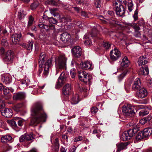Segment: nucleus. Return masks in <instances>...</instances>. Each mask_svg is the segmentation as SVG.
Here are the masks:
<instances>
[{"instance_id": "nucleus-1", "label": "nucleus", "mask_w": 152, "mask_h": 152, "mask_svg": "<svg viewBox=\"0 0 152 152\" xmlns=\"http://www.w3.org/2000/svg\"><path fill=\"white\" fill-rule=\"evenodd\" d=\"M31 115L33 117L31 119L30 124V126H36L39 123L45 121L47 115L40 103L34 104L31 108Z\"/></svg>"}, {"instance_id": "nucleus-2", "label": "nucleus", "mask_w": 152, "mask_h": 152, "mask_svg": "<svg viewBox=\"0 0 152 152\" xmlns=\"http://www.w3.org/2000/svg\"><path fill=\"white\" fill-rule=\"evenodd\" d=\"M67 58L65 55H60L55 60V65L56 67V74L57 75L62 69L66 68Z\"/></svg>"}, {"instance_id": "nucleus-3", "label": "nucleus", "mask_w": 152, "mask_h": 152, "mask_svg": "<svg viewBox=\"0 0 152 152\" xmlns=\"http://www.w3.org/2000/svg\"><path fill=\"white\" fill-rule=\"evenodd\" d=\"M122 112L127 116L132 117L137 112L136 107L130 104H126L122 107Z\"/></svg>"}, {"instance_id": "nucleus-4", "label": "nucleus", "mask_w": 152, "mask_h": 152, "mask_svg": "<svg viewBox=\"0 0 152 152\" xmlns=\"http://www.w3.org/2000/svg\"><path fill=\"white\" fill-rule=\"evenodd\" d=\"M139 127L136 126L132 129H129L127 131L124 132L122 135L121 139L123 141L129 140L139 130Z\"/></svg>"}, {"instance_id": "nucleus-5", "label": "nucleus", "mask_w": 152, "mask_h": 152, "mask_svg": "<svg viewBox=\"0 0 152 152\" xmlns=\"http://www.w3.org/2000/svg\"><path fill=\"white\" fill-rule=\"evenodd\" d=\"M78 74L80 80L84 83H87L92 78L91 75L84 71H79Z\"/></svg>"}, {"instance_id": "nucleus-6", "label": "nucleus", "mask_w": 152, "mask_h": 152, "mask_svg": "<svg viewBox=\"0 0 152 152\" xmlns=\"http://www.w3.org/2000/svg\"><path fill=\"white\" fill-rule=\"evenodd\" d=\"M111 59L113 61H115L121 56V53L117 48H115L110 52Z\"/></svg>"}, {"instance_id": "nucleus-7", "label": "nucleus", "mask_w": 152, "mask_h": 152, "mask_svg": "<svg viewBox=\"0 0 152 152\" xmlns=\"http://www.w3.org/2000/svg\"><path fill=\"white\" fill-rule=\"evenodd\" d=\"M14 57L13 53L11 51H8L5 53L4 60L6 63H11L13 61Z\"/></svg>"}, {"instance_id": "nucleus-8", "label": "nucleus", "mask_w": 152, "mask_h": 152, "mask_svg": "<svg viewBox=\"0 0 152 152\" xmlns=\"http://www.w3.org/2000/svg\"><path fill=\"white\" fill-rule=\"evenodd\" d=\"M67 76L68 75L66 73L63 72L58 79L57 85L60 86H62L66 81Z\"/></svg>"}, {"instance_id": "nucleus-9", "label": "nucleus", "mask_w": 152, "mask_h": 152, "mask_svg": "<svg viewBox=\"0 0 152 152\" xmlns=\"http://www.w3.org/2000/svg\"><path fill=\"white\" fill-rule=\"evenodd\" d=\"M72 91V88L71 84L67 83L63 87L62 89L63 94L66 96H68L71 94Z\"/></svg>"}, {"instance_id": "nucleus-10", "label": "nucleus", "mask_w": 152, "mask_h": 152, "mask_svg": "<svg viewBox=\"0 0 152 152\" xmlns=\"http://www.w3.org/2000/svg\"><path fill=\"white\" fill-rule=\"evenodd\" d=\"M52 61L51 59H48L45 64L43 75L45 77H46L48 74L49 69L52 66Z\"/></svg>"}, {"instance_id": "nucleus-11", "label": "nucleus", "mask_w": 152, "mask_h": 152, "mask_svg": "<svg viewBox=\"0 0 152 152\" xmlns=\"http://www.w3.org/2000/svg\"><path fill=\"white\" fill-rule=\"evenodd\" d=\"M148 95L147 89L144 88H142L139 89L137 93V95L139 97L142 99L146 97Z\"/></svg>"}, {"instance_id": "nucleus-12", "label": "nucleus", "mask_w": 152, "mask_h": 152, "mask_svg": "<svg viewBox=\"0 0 152 152\" xmlns=\"http://www.w3.org/2000/svg\"><path fill=\"white\" fill-rule=\"evenodd\" d=\"M116 15L119 16L124 15L125 13V9L123 5H120L118 7L115 9Z\"/></svg>"}, {"instance_id": "nucleus-13", "label": "nucleus", "mask_w": 152, "mask_h": 152, "mask_svg": "<svg viewBox=\"0 0 152 152\" xmlns=\"http://www.w3.org/2000/svg\"><path fill=\"white\" fill-rule=\"evenodd\" d=\"M0 112L2 115L7 118H10L12 115V111L10 109L6 108L4 110L0 109Z\"/></svg>"}, {"instance_id": "nucleus-14", "label": "nucleus", "mask_w": 152, "mask_h": 152, "mask_svg": "<svg viewBox=\"0 0 152 152\" xmlns=\"http://www.w3.org/2000/svg\"><path fill=\"white\" fill-rule=\"evenodd\" d=\"M72 53L75 57H79L81 55V49L79 46H77L73 48L72 50Z\"/></svg>"}, {"instance_id": "nucleus-15", "label": "nucleus", "mask_w": 152, "mask_h": 152, "mask_svg": "<svg viewBox=\"0 0 152 152\" xmlns=\"http://www.w3.org/2000/svg\"><path fill=\"white\" fill-rule=\"evenodd\" d=\"M80 66L81 68L84 69L91 70L93 68L92 63L90 61H87L84 62H82L80 63Z\"/></svg>"}, {"instance_id": "nucleus-16", "label": "nucleus", "mask_w": 152, "mask_h": 152, "mask_svg": "<svg viewBox=\"0 0 152 152\" xmlns=\"http://www.w3.org/2000/svg\"><path fill=\"white\" fill-rule=\"evenodd\" d=\"M148 58L146 56H142L139 57L137 63L139 66H141L146 64L148 61Z\"/></svg>"}, {"instance_id": "nucleus-17", "label": "nucleus", "mask_w": 152, "mask_h": 152, "mask_svg": "<svg viewBox=\"0 0 152 152\" xmlns=\"http://www.w3.org/2000/svg\"><path fill=\"white\" fill-rule=\"evenodd\" d=\"M10 88L5 86V88L3 90V95L2 96L3 98L6 99H10L12 97V95L10 92Z\"/></svg>"}, {"instance_id": "nucleus-18", "label": "nucleus", "mask_w": 152, "mask_h": 152, "mask_svg": "<svg viewBox=\"0 0 152 152\" xmlns=\"http://www.w3.org/2000/svg\"><path fill=\"white\" fill-rule=\"evenodd\" d=\"M120 62L121 66L124 68L127 67L129 63V61L126 56L122 57Z\"/></svg>"}, {"instance_id": "nucleus-19", "label": "nucleus", "mask_w": 152, "mask_h": 152, "mask_svg": "<svg viewBox=\"0 0 152 152\" xmlns=\"http://www.w3.org/2000/svg\"><path fill=\"white\" fill-rule=\"evenodd\" d=\"M21 37V35L20 34H13L11 38L12 42L15 44H17L20 40Z\"/></svg>"}, {"instance_id": "nucleus-20", "label": "nucleus", "mask_w": 152, "mask_h": 152, "mask_svg": "<svg viewBox=\"0 0 152 152\" xmlns=\"http://www.w3.org/2000/svg\"><path fill=\"white\" fill-rule=\"evenodd\" d=\"M1 80L5 84H9L12 81V78L10 75H4L2 76Z\"/></svg>"}, {"instance_id": "nucleus-21", "label": "nucleus", "mask_w": 152, "mask_h": 152, "mask_svg": "<svg viewBox=\"0 0 152 152\" xmlns=\"http://www.w3.org/2000/svg\"><path fill=\"white\" fill-rule=\"evenodd\" d=\"M25 97V94L24 92H20L16 93L13 96L15 100H21L24 99Z\"/></svg>"}, {"instance_id": "nucleus-22", "label": "nucleus", "mask_w": 152, "mask_h": 152, "mask_svg": "<svg viewBox=\"0 0 152 152\" xmlns=\"http://www.w3.org/2000/svg\"><path fill=\"white\" fill-rule=\"evenodd\" d=\"M141 86V84L140 79L137 78L134 81L132 87L134 89H138L140 88Z\"/></svg>"}, {"instance_id": "nucleus-23", "label": "nucleus", "mask_w": 152, "mask_h": 152, "mask_svg": "<svg viewBox=\"0 0 152 152\" xmlns=\"http://www.w3.org/2000/svg\"><path fill=\"white\" fill-rule=\"evenodd\" d=\"M70 35L67 32H65L61 35L60 39L64 42H66L69 40L70 38Z\"/></svg>"}, {"instance_id": "nucleus-24", "label": "nucleus", "mask_w": 152, "mask_h": 152, "mask_svg": "<svg viewBox=\"0 0 152 152\" xmlns=\"http://www.w3.org/2000/svg\"><path fill=\"white\" fill-rule=\"evenodd\" d=\"M142 132L145 138L148 137L152 134V128H145Z\"/></svg>"}, {"instance_id": "nucleus-25", "label": "nucleus", "mask_w": 152, "mask_h": 152, "mask_svg": "<svg viewBox=\"0 0 152 152\" xmlns=\"http://www.w3.org/2000/svg\"><path fill=\"white\" fill-rule=\"evenodd\" d=\"M149 73V70L148 67H141L139 71V74L141 75H147Z\"/></svg>"}, {"instance_id": "nucleus-26", "label": "nucleus", "mask_w": 152, "mask_h": 152, "mask_svg": "<svg viewBox=\"0 0 152 152\" xmlns=\"http://www.w3.org/2000/svg\"><path fill=\"white\" fill-rule=\"evenodd\" d=\"M45 29L47 32L49 33L54 32L55 30L54 26L51 24H49V26H45Z\"/></svg>"}, {"instance_id": "nucleus-27", "label": "nucleus", "mask_w": 152, "mask_h": 152, "mask_svg": "<svg viewBox=\"0 0 152 152\" xmlns=\"http://www.w3.org/2000/svg\"><path fill=\"white\" fill-rule=\"evenodd\" d=\"M117 150L116 152H120L121 150L127 148V144L126 143H120L116 144Z\"/></svg>"}, {"instance_id": "nucleus-28", "label": "nucleus", "mask_w": 152, "mask_h": 152, "mask_svg": "<svg viewBox=\"0 0 152 152\" xmlns=\"http://www.w3.org/2000/svg\"><path fill=\"white\" fill-rule=\"evenodd\" d=\"M34 44V42L32 40H29L27 44H23V47L28 50H31Z\"/></svg>"}, {"instance_id": "nucleus-29", "label": "nucleus", "mask_w": 152, "mask_h": 152, "mask_svg": "<svg viewBox=\"0 0 152 152\" xmlns=\"http://www.w3.org/2000/svg\"><path fill=\"white\" fill-rule=\"evenodd\" d=\"M79 96L77 94L73 95L71 99L72 104H75L78 103L79 101Z\"/></svg>"}, {"instance_id": "nucleus-30", "label": "nucleus", "mask_w": 152, "mask_h": 152, "mask_svg": "<svg viewBox=\"0 0 152 152\" xmlns=\"http://www.w3.org/2000/svg\"><path fill=\"white\" fill-rule=\"evenodd\" d=\"M46 56L44 53H42L39 57V66L42 67V65L44 63L45 59H46Z\"/></svg>"}, {"instance_id": "nucleus-31", "label": "nucleus", "mask_w": 152, "mask_h": 152, "mask_svg": "<svg viewBox=\"0 0 152 152\" xmlns=\"http://www.w3.org/2000/svg\"><path fill=\"white\" fill-rule=\"evenodd\" d=\"M89 36L88 34H86L84 36V39H86L84 42L86 45H90L92 44L91 41L89 39Z\"/></svg>"}, {"instance_id": "nucleus-32", "label": "nucleus", "mask_w": 152, "mask_h": 152, "mask_svg": "<svg viewBox=\"0 0 152 152\" xmlns=\"http://www.w3.org/2000/svg\"><path fill=\"white\" fill-rule=\"evenodd\" d=\"M12 139V137L9 135H5L1 137V142H6L11 140Z\"/></svg>"}, {"instance_id": "nucleus-33", "label": "nucleus", "mask_w": 152, "mask_h": 152, "mask_svg": "<svg viewBox=\"0 0 152 152\" xmlns=\"http://www.w3.org/2000/svg\"><path fill=\"white\" fill-rule=\"evenodd\" d=\"M50 13L54 16L59 15V11L58 9L56 8H50Z\"/></svg>"}, {"instance_id": "nucleus-34", "label": "nucleus", "mask_w": 152, "mask_h": 152, "mask_svg": "<svg viewBox=\"0 0 152 152\" xmlns=\"http://www.w3.org/2000/svg\"><path fill=\"white\" fill-rule=\"evenodd\" d=\"M26 15L24 12L22 10H20L18 14V17L20 20L23 18Z\"/></svg>"}, {"instance_id": "nucleus-35", "label": "nucleus", "mask_w": 152, "mask_h": 152, "mask_svg": "<svg viewBox=\"0 0 152 152\" xmlns=\"http://www.w3.org/2000/svg\"><path fill=\"white\" fill-rule=\"evenodd\" d=\"M88 0H76V3L81 5H86L87 4Z\"/></svg>"}, {"instance_id": "nucleus-36", "label": "nucleus", "mask_w": 152, "mask_h": 152, "mask_svg": "<svg viewBox=\"0 0 152 152\" xmlns=\"http://www.w3.org/2000/svg\"><path fill=\"white\" fill-rule=\"evenodd\" d=\"M128 72V71L127 70H126L124 71V72L123 73L121 74L119 76H118V80L119 82L121 81L124 78V77L126 75V74Z\"/></svg>"}, {"instance_id": "nucleus-37", "label": "nucleus", "mask_w": 152, "mask_h": 152, "mask_svg": "<svg viewBox=\"0 0 152 152\" xmlns=\"http://www.w3.org/2000/svg\"><path fill=\"white\" fill-rule=\"evenodd\" d=\"M149 113V112L145 109H143L140 110L139 113V115L140 116H143Z\"/></svg>"}, {"instance_id": "nucleus-38", "label": "nucleus", "mask_w": 152, "mask_h": 152, "mask_svg": "<svg viewBox=\"0 0 152 152\" xmlns=\"http://www.w3.org/2000/svg\"><path fill=\"white\" fill-rule=\"evenodd\" d=\"M78 89L81 92H86L87 91V88L84 86H83L82 85H78Z\"/></svg>"}, {"instance_id": "nucleus-39", "label": "nucleus", "mask_w": 152, "mask_h": 152, "mask_svg": "<svg viewBox=\"0 0 152 152\" xmlns=\"http://www.w3.org/2000/svg\"><path fill=\"white\" fill-rule=\"evenodd\" d=\"M102 46L106 49H109L111 46V44L108 42H103L102 43Z\"/></svg>"}, {"instance_id": "nucleus-40", "label": "nucleus", "mask_w": 152, "mask_h": 152, "mask_svg": "<svg viewBox=\"0 0 152 152\" xmlns=\"http://www.w3.org/2000/svg\"><path fill=\"white\" fill-rule=\"evenodd\" d=\"M45 4L53 6L57 4V3L53 0H48L45 2Z\"/></svg>"}, {"instance_id": "nucleus-41", "label": "nucleus", "mask_w": 152, "mask_h": 152, "mask_svg": "<svg viewBox=\"0 0 152 152\" xmlns=\"http://www.w3.org/2000/svg\"><path fill=\"white\" fill-rule=\"evenodd\" d=\"M145 138L142 132H139L136 136V138L137 140H139Z\"/></svg>"}, {"instance_id": "nucleus-42", "label": "nucleus", "mask_w": 152, "mask_h": 152, "mask_svg": "<svg viewBox=\"0 0 152 152\" xmlns=\"http://www.w3.org/2000/svg\"><path fill=\"white\" fill-rule=\"evenodd\" d=\"M26 140L29 141L32 140L33 139V137L31 134H25Z\"/></svg>"}, {"instance_id": "nucleus-43", "label": "nucleus", "mask_w": 152, "mask_h": 152, "mask_svg": "<svg viewBox=\"0 0 152 152\" xmlns=\"http://www.w3.org/2000/svg\"><path fill=\"white\" fill-rule=\"evenodd\" d=\"M39 5V3L37 1L32 3L31 5V9L32 10L35 9Z\"/></svg>"}, {"instance_id": "nucleus-44", "label": "nucleus", "mask_w": 152, "mask_h": 152, "mask_svg": "<svg viewBox=\"0 0 152 152\" xmlns=\"http://www.w3.org/2000/svg\"><path fill=\"white\" fill-rule=\"evenodd\" d=\"M133 4L132 1L128 4V9L129 12H131L133 10Z\"/></svg>"}, {"instance_id": "nucleus-45", "label": "nucleus", "mask_w": 152, "mask_h": 152, "mask_svg": "<svg viewBox=\"0 0 152 152\" xmlns=\"http://www.w3.org/2000/svg\"><path fill=\"white\" fill-rule=\"evenodd\" d=\"M94 5L96 8H100L101 7V0H94Z\"/></svg>"}, {"instance_id": "nucleus-46", "label": "nucleus", "mask_w": 152, "mask_h": 152, "mask_svg": "<svg viewBox=\"0 0 152 152\" xmlns=\"http://www.w3.org/2000/svg\"><path fill=\"white\" fill-rule=\"evenodd\" d=\"M34 20L33 18L31 16H30L29 17V20L28 22V27L32 25Z\"/></svg>"}, {"instance_id": "nucleus-47", "label": "nucleus", "mask_w": 152, "mask_h": 152, "mask_svg": "<svg viewBox=\"0 0 152 152\" xmlns=\"http://www.w3.org/2000/svg\"><path fill=\"white\" fill-rule=\"evenodd\" d=\"M70 74L72 78H75L76 74L75 70V69L73 68L71 69L70 71Z\"/></svg>"}, {"instance_id": "nucleus-48", "label": "nucleus", "mask_w": 152, "mask_h": 152, "mask_svg": "<svg viewBox=\"0 0 152 152\" xmlns=\"http://www.w3.org/2000/svg\"><path fill=\"white\" fill-rule=\"evenodd\" d=\"M8 123L12 126L14 127H16L17 126V125L15 121L13 120H11L8 121Z\"/></svg>"}, {"instance_id": "nucleus-49", "label": "nucleus", "mask_w": 152, "mask_h": 152, "mask_svg": "<svg viewBox=\"0 0 152 152\" xmlns=\"http://www.w3.org/2000/svg\"><path fill=\"white\" fill-rule=\"evenodd\" d=\"M49 20L51 24H56L57 22V21L53 17L50 18Z\"/></svg>"}, {"instance_id": "nucleus-50", "label": "nucleus", "mask_w": 152, "mask_h": 152, "mask_svg": "<svg viewBox=\"0 0 152 152\" xmlns=\"http://www.w3.org/2000/svg\"><path fill=\"white\" fill-rule=\"evenodd\" d=\"M81 15L82 16L84 17L85 18H88L89 17V14L86 12L85 11L83 10L81 11Z\"/></svg>"}, {"instance_id": "nucleus-51", "label": "nucleus", "mask_w": 152, "mask_h": 152, "mask_svg": "<svg viewBox=\"0 0 152 152\" xmlns=\"http://www.w3.org/2000/svg\"><path fill=\"white\" fill-rule=\"evenodd\" d=\"M138 12L137 9H136L134 11V14L133 16L134 21H136L138 19L137 15Z\"/></svg>"}, {"instance_id": "nucleus-52", "label": "nucleus", "mask_w": 152, "mask_h": 152, "mask_svg": "<svg viewBox=\"0 0 152 152\" xmlns=\"http://www.w3.org/2000/svg\"><path fill=\"white\" fill-rule=\"evenodd\" d=\"M70 20V19L66 17H64L61 18V21L63 23H65L69 21Z\"/></svg>"}, {"instance_id": "nucleus-53", "label": "nucleus", "mask_w": 152, "mask_h": 152, "mask_svg": "<svg viewBox=\"0 0 152 152\" xmlns=\"http://www.w3.org/2000/svg\"><path fill=\"white\" fill-rule=\"evenodd\" d=\"M23 106V104L19 103L16 104L15 107V110L16 111H18V110L17 109H19L21 108Z\"/></svg>"}, {"instance_id": "nucleus-54", "label": "nucleus", "mask_w": 152, "mask_h": 152, "mask_svg": "<svg viewBox=\"0 0 152 152\" xmlns=\"http://www.w3.org/2000/svg\"><path fill=\"white\" fill-rule=\"evenodd\" d=\"M147 86L150 87H152V79H149L147 81Z\"/></svg>"}, {"instance_id": "nucleus-55", "label": "nucleus", "mask_w": 152, "mask_h": 152, "mask_svg": "<svg viewBox=\"0 0 152 152\" xmlns=\"http://www.w3.org/2000/svg\"><path fill=\"white\" fill-rule=\"evenodd\" d=\"M83 139V137L81 136H78L76 137L74 139V141L75 142H77L81 141Z\"/></svg>"}, {"instance_id": "nucleus-56", "label": "nucleus", "mask_w": 152, "mask_h": 152, "mask_svg": "<svg viewBox=\"0 0 152 152\" xmlns=\"http://www.w3.org/2000/svg\"><path fill=\"white\" fill-rule=\"evenodd\" d=\"M24 120L23 119H20L18 121V124L19 126H22L23 124Z\"/></svg>"}, {"instance_id": "nucleus-57", "label": "nucleus", "mask_w": 152, "mask_h": 152, "mask_svg": "<svg viewBox=\"0 0 152 152\" xmlns=\"http://www.w3.org/2000/svg\"><path fill=\"white\" fill-rule=\"evenodd\" d=\"M74 24L77 26L79 28H80L82 27V25L81 24V21H74Z\"/></svg>"}, {"instance_id": "nucleus-58", "label": "nucleus", "mask_w": 152, "mask_h": 152, "mask_svg": "<svg viewBox=\"0 0 152 152\" xmlns=\"http://www.w3.org/2000/svg\"><path fill=\"white\" fill-rule=\"evenodd\" d=\"M98 110V109L96 107H92L91 109V111L92 113H95Z\"/></svg>"}, {"instance_id": "nucleus-59", "label": "nucleus", "mask_w": 152, "mask_h": 152, "mask_svg": "<svg viewBox=\"0 0 152 152\" xmlns=\"http://www.w3.org/2000/svg\"><path fill=\"white\" fill-rule=\"evenodd\" d=\"M147 122V120H146L145 118L140 120V124L143 125L145 124Z\"/></svg>"}, {"instance_id": "nucleus-60", "label": "nucleus", "mask_w": 152, "mask_h": 152, "mask_svg": "<svg viewBox=\"0 0 152 152\" xmlns=\"http://www.w3.org/2000/svg\"><path fill=\"white\" fill-rule=\"evenodd\" d=\"M30 82V81L28 79H27L23 81L22 82V84H25L26 85H28Z\"/></svg>"}, {"instance_id": "nucleus-61", "label": "nucleus", "mask_w": 152, "mask_h": 152, "mask_svg": "<svg viewBox=\"0 0 152 152\" xmlns=\"http://www.w3.org/2000/svg\"><path fill=\"white\" fill-rule=\"evenodd\" d=\"M24 140L26 141L25 134L24 135H22L19 138V141L20 142H23Z\"/></svg>"}, {"instance_id": "nucleus-62", "label": "nucleus", "mask_w": 152, "mask_h": 152, "mask_svg": "<svg viewBox=\"0 0 152 152\" xmlns=\"http://www.w3.org/2000/svg\"><path fill=\"white\" fill-rule=\"evenodd\" d=\"M1 44L3 45H7V40L4 39H3L1 40Z\"/></svg>"}, {"instance_id": "nucleus-63", "label": "nucleus", "mask_w": 152, "mask_h": 152, "mask_svg": "<svg viewBox=\"0 0 152 152\" xmlns=\"http://www.w3.org/2000/svg\"><path fill=\"white\" fill-rule=\"evenodd\" d=\"M134 35L136 37H140L141 34L139 31H135Z\"/></svg>"}, {"instance_id": "nucleus-64", "label": "nucleus", "mask_w": 152, "mask_h": 152, "mask_svg": "<svg viewBox=\"0 0 152 152\" xmlns=\"http://www.w3.org/2000/svg\"><path fill=\"white\" fill-rule=\"evenodd\" d=\"M46 37V34H40L39 36V38L42 40H44Z\"/></svg>"}]
</instances>
